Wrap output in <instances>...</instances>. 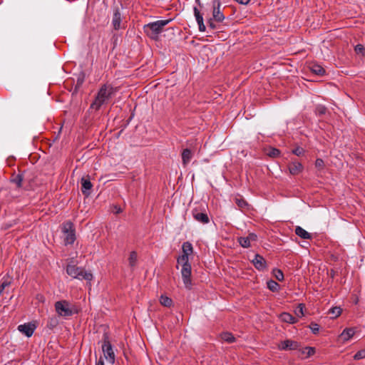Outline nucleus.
<instances>
[{
  "label": "nucleus",
  "instance_id": "8",
  "mask_svg": "<svg viewBox=\"0 0 365 365\" xmlns=\"http://www.w3.org/2000/svg\"><path fill=\"white\" fill-rule=\"evenodd\" d=\"M181 274L185 287L190 289L192 286L191 282V265H185L182 267Z\"/></svg>",
  "mask_w": 365,
  "mask_h": 365
},
{
  "label": "nucleus",
  "instance_id": "45",
  "mask_svg": "<svg viewBox=\"0 0 365 365\" xmlns=\"http://www.w3.org/2000/svg\"><path fill=\"white\" fill-rule=\"evenodd\" d=\"M236 1H237L238 3L241 4H247L250 0H235Z\"/></svg>",
  "mask_w": 365,
  "mask_h": 365
},
{
  "label": "nucleus",
  "instance_id": "35",
  "mask_svg": "<svg viewBox=\"0 0 365 365\" xmlns=\"http://www.w3.org/2000/svg\"><path fill=\"white\" fill-rule=\"evenodd\" d=\"M355 52L361 56H365V47L362 44H357L354 48Z\"/></svg>",
  "mask_w": 365,
  "mask_h": 365
},
{
  "label": "nucleus",
  "instance_id": "20",
  "mask_svg": "<svg viewBox=\"0 0 365 365\" xmlns=\"http://www.w3.org/2000/svg\"><path fill=\"white\" fill-rule=\"evenodd\" d=\"M295 234L304 240H309L312 238V235L306 231L300 226H297L295 228Z\"/></svg>",
  "mask_w": 365,
  "mask_h": 365
},
{
  "label": "nucleus",
  "instance_id": "33",
  "mask_svg": "<svg viewBox=\"0 0 365 365\" xmlns=\"http://www.w3.org/2000/svg\"><path fill=\"white\" fill-rule=\"evenodd\" d=\"M273 274L278 281H282L284 279V274L281 269H274Z\"/></svg>",
  "mask_w": 365,
  "mask_h": 365
},
{
  "label": "nucleus",
  "instance_id": "9",
  "mask_svg": "<svg viewBox=\"0 0 365 365\" xmlns=\"http://www.w3.org/2000/svg\"><path fill=\"white\" fill-rule=\"evenodd\" d=\"M298 347L299 344L297 341L289 339L282 341L278 344V348L280 350H296Z\"/></svg>",
  "mask_w": 365,
  "mask_h": 365
},
{
  "label": "nucleus",
  "instance_id": "18",
  "mask_svg": "<svg viewBox=\"0 0 365 365\" xmlns=\"http://www.w3.org/2000/svg\"><path fill=\"white\" fill-rule=\"evenodd\" d=\"M120 21H121V14L118 9H115L113 13L112 24L113 28L115 30H118L120 27Z\"/></svg>",
  "mask_w": 365,
  "mask_h": 365
},
{
  "label": "nucleus",
  "instance_id": "12",
  "mask_svg": "<svg viewBox=\"0 0 365 365\" xmlns=\"http://www.w3.org/2000/svg\"><path fill=\"white\" fill-rule=\"evenodd\" d=\"M257 240V235L254 233H250L247 237H240L238 238V242L242 247L248 248L251 246V242Z\"/></svg>",
  "mask_w": 365,
  "mask_h": 365
},
{
  "label": "nucleus",
  "instance_id": "31",
  "mask_svg": "<svg viewBox=\"0 0 365 365\" xmlns=\"http://www.w3.org/2000/svg\"><path fill=\"white\" fill-rule=\"evenodd\" d=\"M302 353L305 355L306 357H309L314 354L315 349L314 347L307 346L302 350Z\"/></svg>",
  "mask_w": 365,
  "mask_h": 365
},
{
  "label": "nucleus",
  "instance_id": "44",
  "mask_svg": "<svg viewBox=\"0 0 365 365\" xmlns=\"http://www.w3.org/2000/svg\"><path fill=\"white\" fill-rule=\"evenodd\" d=\"M112 212L115 213V214H119V213L122 212V210H121V208L119 206L113 205L112 207Z\"/></svg>",
  "mask_w": 365,
  "mask_h": 365
},
{
  "label": "nucleus",
  "instance_id": "13",
  "mask_svg": "<svg viewBox=\"0 0 365 365\" xmlns=\"http://www.w3.org/2000/svg\"><path fill=\"white\" fill-rule=\"evenodd\" d=\"M289 172L292 175H297L301 173L304 169L303 165L299 162L292 161L288 165Z\"/></svg>",
  "mask_w": 365,
  "mask_h": 365
},
{
  "label": "nucleus",
  "instance_id": "23",
  "mask_svg": "<svg viewBox=\"0 0 365 365\" xmlns=\"http://www.w3.org/2000/svg\"><path fill=\"white\" fill-rule=\"evenodd\" d=\"M11 283V279L9 275L2 278V282L0 284V295H1L6 287H9Z\"/></svg>",
  "mask_w": 365,
  "mask_h": 365
},
{
  "label": "nucleus",
  "instance_id": "40",
  "mask_svg": "<svg viewBox=\"0 0 365 365\" xmlns=\"http://www.w3.org/2000/svg\"><path fill=\"white\" fill-rule=\"evenodd\" d=\"M309 327L312 330V331L314 333V334H317L318 333L319 330V327L317 324L316 323H311V324L309 325Z\"/></svg>",
  "mask_w": 365,
  "mask_h": 365
},
{
  "label": "nucleus",
  "instance_id": "5",
  "mask_svg": "<svg viewBox=\"0 0 365 365\" xmlns=\"http://www.w3.org/2000/svg\"><path fill=\"white\" fill-rule=\"evenodd\" d=\"M55 309L57 314L61 317H69L73 314V311L68 302L66 300L58 301L55 303Z\"/></svg>",
  "mask_w": 365,
  "mask_h": 365
},
{
  "label": "nucleus",
  "instance_id": "24",
  "mask_svg": "<svg viewBox=\"0 0 365 365\" xmlns=\"http://www.w3.org/2000/svg\"><path fill=\"white\" fill-rule=\"evenodd\" d=\"M182 254L190 256L193 252V247L190 242H185L182 246Z\"/></svg>",
  "mask_w": 365,
  "mask_h": 365
},
{
  "label": "nucleus",
  "instance_id": "17",
  "mask_svg": "<svg viewBox=\"0 0 365 365\" xmlns=\"http://www.w3.org/2000/svg\"><path fill=\"white\" fill-rule=\"evenodd\" d=\"M355 333L356 331L354 328H346L341 332L340 338L343 341H347L354 336Z\"/></svg>",
  "mask_w": 365,
  "mask_h": 365
},
{
  "label": "nucleus",
  "instance_id": "34",
  "mask_svg": "<svg viewBox=\"0 0 365 365\" xmlns=\"http://www.w3.org/2000/svg\"><path fill=\"white\" fill-rule=\"evenodd\" d=\"M329 313L331 314L333 317L336 318L341 314V309L340 307H335L330 309Z\"/></svg>",
  "mask_w": 365,
  "mask_h": 365
},
{
  "label": "nucleus",
  "instance_id": "37",
  "mask_svg": "<svg viewBox=\"0 0 365 365\" xmlns=\"http://www.w3.org/2000/svg\"><path fill=\"white\" fill-rule=\"evenodd\" d=\"M280 154V151L277 148H270L269 152L267 153V155L270 157H278Z\"/></svg>",
  "mask_w": 365,
  "mask_h": 365
},
{
  "label": "nucleus",
  "instance_id": "11",
  "mask_svg": "<svg viewBox=\"0 0 365 365\" xmlns=\"http://www.w3.org/2000/svg\"><path fill=\"white\" fill-rule=\"evenodd\" d=\"M192 214L193 218L202 224H207L210 222V219L207 213L200 212L197 209H194Z\"/></svg>",
  "mask_w": 365,
  "mask_h": 365
},
{
  "label": "nucleus",
  "instance_id": "21",
  "mask_svg": "<svg viewBox=\"0 0 365 365\" xmlns=\"http://www.w3.org/2000/svg\"><path fill=\"white\" fill-rule=\"evenodd\" d=\"M280 319L287 323L294 324L297 322V320L289 313L283 312L279 315Z\"/></svg>",
  "mask_w": 365,
  "mask_h": 365
},
{
  "label": "nucleus",
  "instance_id": "43",
  "mask_svg": "<svg viewBox=\"0 0 365 365\" xmlns=\"http://www.w3.org/2000/svg\"><path fill=\"white\" fill-rule=\"evenodd\" d=\"M326 108L324 106H319L317 108V111L319 114L320 115H323L326 113Z\"/></svg>",
  "mask_w": 365,
  "mask_h": 365
},
{
  "label": "nucleus",
  "instance_id": "38",
  "mask_svg": "<svg viewBox=\"0 0 365 365\" xmlns=\"http://www.w3.org/2000/svg\"><path fill=\"white\" fill-rule=\"evenodd\" d=\"M364 358H365V349L359 351L354 356V359L355 360H359V359H364Z\"/></svg>",
  "mask_w": 365,
  "mask_h": 365
},
{
  "label": "nucleus",
  "instance_id": "30",
  "mask_svg": "<svg viewBox=\"0 0 365 365\" xmlns=\"http://www.w3.org/2000/svg\"><path fill=\"white\" fill-rule=\"evenodd\" d=\"M267 284V287L269 288V289L272 292H276L279 289V284L274 280H272V279L269 280Z\"/></svg>",
  "mask_w": 365,
  "mask_h": 365
},
{
  "label": "nucleus",
  "instance_id": "6",
  "mask_svg": "<svg viewBox=\"0 0 365 365\" xmlns=\"http://www.w3.org/2000/svg\"><path fill=\"white\" fill-rule=\"evenodd\" d=\"M102 351L103 353V359H105L108 363L113 364L115 363V355L113 351L111 344L108 339H105L102 344Z\"/></svg>",
  "mask_w": 365,
  "mask_h": 365
},
{
  "label": "nucleus",
  "instance_id": "4",
  "mask_svg": "<svg viewBox=\"0 0 365 365\" xmlns=\"http://www.w3.org/2000/svg\"><path fill=\"white\" fill-rule=\"evenodd\" d=\"M62 232L64 235V242L66 245H71L75 242V229L71 222L68 221L63 224Z\"/></svg>",
  "mask_w": 365,
  "mask_h": 365
},
{
  "label": "nucleus",
  "instance_id": "19",
  "mask_svg": "<svg viewBox=\"0 0 365 365\" xmlns=\"http://www.w3.org/2000/svg\"><path fill=\"white\" fill-rule=\"evenodd\" d=\"M181 155L182 165L184 166H186L192 159L193 153L190 149L186 148L182 150Z\"/></svg>",
  "mask_w": 365,
  "mask_h": 365
},
{
  "label": "nucleus",
  "instance_id": "15",
  "mask_svg": "<svg viewBox=\"0 0 365 365\" xmlns=\"http://www.w3.org/2000/svg\"><path fill=\"white\" fill-rule=\"evenodd\" d=\"M81 191L83 195L88 196L91 193L90 190L92 188V183L88 177L81 178Z\"/></svg>",
  "mask_w": 365,
  "mask_h": 365
},
{
  "label": "nucleus",
  "instance_id": "36",
  "mask_svg": "<svg viewBox=\"0 0 365 365\" xmlns=\"http://www.w3.org/2000/svg\"><path fill=\"white\" fill-rule=\"evenodd\" d=\"M294 313L298 317H302L304 316V306L302 304H299L295 309Z\"/></svg>",
  "mask_w": 365,
  "mask_h": 365
},
{
  "label": "nucleus",
  "instance_id": "42",
  "mask_svg": "<svg viewBox=\"0 0 365 365\" xmlns=\"http://www.w3.org/2000/svg\"><path fill=\"white\" fill-rule=\"evenodd\" d=\"M216 22L214 19H212V18H210L208 21H207V24H208V26L210 29H217V25L215 24Z\"/></svg>",
  "mask_w": 365,
  "mask_h": 365
},
{
  "label": "nucleus",
  "instance_id": "27",
  "mask_svg": "<svg viewBox=\"0 0 365 365\" xmlns=\"http://www.w3.org/2000/svg\"><path fill=\"white\" fill-rule=\"evenodd\" d=\"M137 253L135 252H131L128 258L129 265L131 267H134L137 263Z\"/></svg>",
  "mask_w": 365,
  "mask_h": 365
},
{
  "label": "nucleus",
  "instance_id": "2",
  "mask_svg": "<svg viewBox=\"0 0 365 365\" xmlns=\"http://www.w3.org/2000/svg\"><path fill=\"white\" fill-rule=\"evenodd\" d=\"M67 274L74 279L80 280L85 279L91 286V282L93 276L91 272H87L83 267H77L73 264H68L66 267Z\"/></svg>",
  "mask_w": 365,
  "mask_h": 365
},
{
  "label": "nucleus",
  "instance_id": "41",
  "mask_svg": "<svg viewBox=\"0 0 365 365\" xmlns=\"http://www.w3.org/2000/svg\"><path fill=\"white\" fill-rule=\"evenodd\" d=\"M324 161L323 160L320 159V158H318L316 160V162H315V166L316 168H319V169H322L323 167H324Z\"/></svg>",
  "mask_w": 365,
  "mask_h": 365
},
{
  "label": "nucleus",
  "instance_id": "22",
  "mask_svg": "<svg viewBox=\"0 0 365 365\" xmlns=\"http://www.w3.org/2000/svg\"><path fill=\"white\" fill-rule=\"evenodd\" d=\"M310 71L313 73L318 76H323L325 73L324 68L322 66L317 63H313L310 66Z\"/></svg>",
  "mask_w": 365,
  "mask_h": 365
},
{
  "label": "nucleus",
  "instance_id": "26",
  "mask_svg": "<svg viewBox=\"0 0 365 365\" xmlns=\"http://www.w3.org/2000/svg\"><path fill=\"white\" fill-rule=\"evenodd\" d=\"M221 339L228 343H232L235 341L234 336L230 332H224L220 335Z\"/></svg>",
  "mask_w": 365,
  "mask_h": 365
},
{
  "label": "nucleus",
  "instance_id": "28",
  "mask_svg": "<svg viewBox=\"0 0 365 365\" xmlns=\"http://www.w3.org/2000/svg\"><path fill=\"white\" fill-rule=\"evenodd\" d=\"M235 203L241 210L246 209L248 207L247 202L242 197H236Z\"/></svg>",
  "mask_w": 365,
  "mask_h": 365
},
{
  "label": "nucleus",
  "instance_id": "46",
  "mask_svg": "<svg viewBox=\"0 0 365 365\" xmlns=\"http://www.w3.org/2000/svg\"><path fill=\"white\" fill-rule=\"evenodd\" d=\"M96 365H104V362H103L102 356H101L99 360L98 361H96Z\"/></svg>",
  "mask_w": 365,
  "mask_h": 365
},
{
  "label": "nucleus",
  "instance_id": "16",
  "mask_svg": "<svg viewBox=\"0 0 365 365\" xmlns=\"http://www.w3.org/2000/svg\"><path fill=\"white\" fill-rule=\"evenodd\" d=\"M193 11L196 21L198 24L200 31H205L206 28L203 22L202 15L200 14V11L197 7H194Z\"/></svg>",
  "mask_w": 365,
  "mask_h": 365
},
{
  "label": "nucleus",
  "instance_id": "29",
  "mask_svg": "<svg viewBox=\"0 0 365 365\" xmlns=\"http://www.w3.org/2000/svg\"><path fill=\"white\" fill-rule=\"evenodd\" d=\"M160 304L165 307H169L172 305L173 301L172 299L166 296H161L160 299Z\"/></svg>",
  "mask_w": 365,
  "mask_h": 365
},
{
  "label": "nucleus",
  "instance_id": "39",
  "mask_svg": "<svg viewBox=\"0 0 365 365\" xmlns=\"http://www.w3.org/2000/svg\"><path fill=\"white\" fill-rule=\"evenodd\" d=\"M304 149L301 147H297L292 150V153L297 156H302L304 154Z\"/></svg>",
  "mask_w": 365,
  "mask_h": 365
},
{
  "label": "nucleus",
  "instance_id": "32",
  "mask_svg": "<svg viewBox=\"0 0 365 365\" xmlns=\"http://www.w3.org/2000/svg\"><path fill=\"white\" fill-rule=\"evenodd\" d=\"M11 181L16 185L18 187H21L22 186L23 177L21 175L19 174L14 176Z\"/></svg>",
  "mask_w": 365,
  "mask_h": 365
},
{
  "label": "nucleus",
  "instance_id": "7",
  "mask_svg": "<svg viewBox=\"0 0 365 365\" xmlns=\"http://www.w3.org/2000/svg\"><path fill=\"white\" fill-rule=\"evenodd\" d=\"M212 4V19H214L217 23L222 22L225 16L222 11V4L220 0H213L211 3Z\"/></svg>",
  "mask_w": 365,
  "mask_h": 365
},
{
  "label": "nucleus",
  "instance_id": "1",
  "mask_svg": "<svg viewBox=\"0 0 365 365\" xmlns=\"http://www.w3.org/2000/svg\"><path fill=\"white\" fill-rule=\"evenodd\" d=\"M115 92L116 89L112 85H103L98 91L95 100L91 103L90 108L98 110L103 104L107 103L108 100L115 94Z\"/></svg>",
  "mask_w": 365,
  "mask_h": 365
},
{
  "label": "nucleus",
  "instance_id": "3",
  "mask_svg": "<svg viewBox=\"0 0 365 365\" xmlns=\"http://www.w3.org/2000/svg\"><path fill=\"white\" fill-rule=\"evenodd\" d=\"M171 21V19L158 20L150 23L144 26L146 34L153 39H157L159 34L163 31V28Z\"/></svg>",
  "mask_w": 365,
  "mask_h": 365
},
{
  "label": "nucleus",
  "instance_id": "10",
  "mask_svg": "<svg viewBox=\"0 0 365 365\" xmlns=\"http://www.w3.org/2000/svg\"><path fill=\"white\" fill-rule=\"evenodd\" d=\"M36 329V326L34 324L28 323L21 324L18 327V330L25 334L27 337H30L33 335Z\"/></svg>",
  "mask_w": 365,
  "mask_h": 365
},
{
  "label": "nucleus",
  "instance_id": "25",
  "mask_svg": "<svg viewBox=\"0 0 365 365\" xmlns=\"http://www.w3.org/2000/svg\"><path fill=\"white\" fill-rule=\"evenodd\" d=\"M178 264H181L182 267L185 265H190L189 263V256L182 254L177 259Z\"/></svg>",
  "mask_w": 365,
  "mask_h": 365
},
{
  "label": "nucleus",
  "instance_id": "47",
  "mask_svg": "<svg viewBox=\"0 0 365 365\" xmlns=\"http://www.w3.org/2000/svg\"><path fill=\"white\" fill-rule=\"evenodd\" d=\"M196 1L199 2V0H196Z\"/></svg>",
  "mask_w": 365,
  "mask_h": 365
},
{
  "label": "nucleus",
  "instance_id": "14",
  "mask_svg": "<svg viewBox=\"0 0 365 365\" xmlns=\"http://www.w3.org/2000/svg\"><path fill=\"white\" fill-rule=\"evenodd\" d=\"M254 266L258 270H264L266 268V261L264 257L258 254L255 255L252 260Z\"/></svg>",
  "mask_w": 365,
  "mask_h": 365
}]
</instances>
